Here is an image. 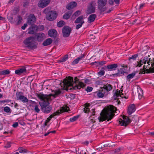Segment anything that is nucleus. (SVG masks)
Returning <instances> with one entry per match:
<instances>
[{
  "instance_id": "obj_1",
  "label": "nucleus",
  "mask_w": 154,
  "mask_h": 154,
  "mask_svg": "<svg viewBox=\"0 0 154 154\" xmlns=\"http://www.w3.org/2000/svg\"><path fill=\"white\" fill-rule=\"evenodd\" d=\"M61 93L60 90H56L52 92V94L47 95L40 93L38 94V97L42 100V102L39 103L43 112L48 113L52 109L51 107L49 105V102L57 97Z\"/></svg>"
},
{
  "instance_id": "obj_2",
  "label": "nucleus",
  "mask_w": 154,
  "mask_h": 154,
  "mask_svg": "<svg viewBox=\"0 0 154 154\" xmlns=\"http://www.w3.org/2000/svg\"><path fill=\"white\" fill-rule=\"evenodd\" d=\"M73 79L72 77H68L60 83V85L64 90L68 89V88L69 87H72L70 89L72 88L74 90L80 89L85 86V84L79 81L76 77H75L74 82Z\"/></svg>"
},
{
  "instance_id": "obj_3",
  "label": "nucleus",
  "mask_w": 154,
  "mask_h": 154,
  "mask_svg": "<svg viewBox=\"0 0 154 154\" xmlns=\"http://www.w3.org/2000/svg\"><path fill=\"white\" fill-rule=\"evenodd\" d=\"M147 63V65H144V69L149 68V69L152 72H154V58H151L146 57L143 58H141L139 61L137 62V64L135 66L136 67H140L143 64H146Z\"/></svg>"
},
{
  "instance_id": "obj_4",
  "label": "nucleus",
  "mask_w": 154,
  "mask_h": 154,
  "mask_svg": "<svg viewBox=\"0 0 154 154\" xmlns=\"http://www.w3.org/2000/svg\"><path fill=\"white\" fill-rule=\"evenodd\" d=\"M117 111V108L112 105L111 106L109 109L103 115H101L98 118L100 122H102L107 120L108 121L111 120L114 115V113H116Z\"/></svg>"
},
{
  "instance_id": "obj_5",
  "label": "nucleus",
  "mask_w": 154,
  "mask_h": 154,
  "mask_svg": "<svg viewBox=\"0 0 154 154\" xmlns=\"http://www.w3.org/2000/svg\"><path fill=\"white\" fill-rule=\"evenodd\" d=\"M23 43L27 47L32 49H35L37 47L33 37L30 36L26 38L23 41Z\"/></svg>"
},
{
  "instance_id": "obj_6",
  "label": "nucleus",
  "mask_w": 154,
  "mask_h": 154,
  "mask_svg": "<svg viewBox=\"0 0 154 154\" xmlns=\"http://www.w3.org/2000/svg\"><path fill=\"white\" fill-rule=\"evenodd\" d=\"M107 3V0H98V8L101 12H104L107 9L106 5Z\"/></svg>"
},
{
  "instance_id": "obj_7",
  "label": "nucleus",
  "mask_w": 154,
  "mask_h": 154,
  "mask_svg": "<svg viewBox=\"0 0 154 154\" xmlns=\"http://www.w3.org/2000/svg\"><path fill=\"white\" fill-rule=\"evenodd\" d=\"M16 96L17 100L21 101L23 103H27L28 101V99L23 95V94L22 92H17Z\"/></svg>"
},
{
  "instance_id": "obj_8",
  "label": "nucleus",
  "mask_w": 154,
  "mask_h": 154,
  "mask_svg": "<svg viewBox=\"0 0 154 154\" xmlns=\"http://www.w3.org/2000/svg\"><path fill=\"white\" fill-rule=\"evenodd\" d=\"M131 122V120L128 117L124 116L122 117V119L119 120V122L120 125L125 126H127Z\"/></svg>"
},
{
  "instance_id": "obj_9",
  "label": "nucleus",
  "mask_w": 154,
  "mask_h": 154,
  "mask_svg": "<svg viewBox=\"0 0 154 154\" xmlns=\"http://www.w3.org/2000/svg\"><path fill=\"white\" fill-rule=\"evenodd\" d=\"M84 17L82 16L78 17L75 20V23H78L76 26V29H78L82 27L83 24L85 23L84 20Z\"/></svg>"
},
{
  "instance_id": "obj_10",
  "label": "nucleus",
  "mask_w": 154,
  "mask_h": 154,
  "mask_svg": "<svg viewBox=\"0 0 154 154\" xmlns=\"http://www.w3.org/2000/svg\"><path fill=\"white\" fill-rule=\"evenodd\" d=\"M57 15L56 11H52L49 12L48 15H46V18L49 21H53L56 18Z\"/></svg>"
},
{
  "instance_id": "obj_11",
  "label": "nucleus",
  "mask_w": 154,
  "mask_h": 154,
  "mask_svg": "<svg viewBox=\"0 0 154 154\" xmlns=\"http://www.w3.org/2000/svg\"><path fill=\"white\" fill-rule=\"evenodd\" d=\"M71 31V28L67 26H65L62 29V33L63 37H68Z\"/></svg>"
},
{
  "instance_id": "obj_12",
  "label": "nucleus",
  "mask_w": 154,
  "mask_h": 154,
  "mask_svg": "<svg viewBox=\"0 0 154 154\" xmlns=\"http://www.w3.org/2000/svg\"><path fill=\"white\" fill-rule=\"evenodd\" d=\"M68 107L67 106L66 107H63L61 108L60 111H57L55 112L49 116L50 118L51 119L56 115H58L60 114L63 112H67L68 110Z\"/></svg>"
},
{
  "instance_id": "obj_13",
  "label": "nucleus",
  "mask_w": 154,
  "mask_h": 154,
  "mask_svg": "<svg viewBox=\"0 0 154 154\" xmlns=\"http://www.w3.org/2000/svg\"><path fill=\"white\" fill-rule=\"evenodd\" d=\"M27 72L26 67L25 66H22L17 69L15 71V73L17 75H21L22 74H25Z\"/></svg>"
},
{
  "instance_id": "obj_14",
  "label": "nucleus",
  "mask_w": 154,
  "mask_h": 154,
  "mask_svg": "<svg viewBox=\"0 0 154 154\" xmlns=\"http://www.w3.org/2000/svg\"><path fill=\"white\" fill-rule=\"evenodd\" d=\"M95 5V3L94 2H92L90 3L87 10V13L88 14H91L94 12Z\"/></svg>"
},
{
  "instance_id": "obj_15",
  "label": "nucleus",
  "mask_w": 154,
  "mask_h": 154,
  "mask_svg": "<svg viewBox=\"0 0 154 154\" xmlns=\"http://www.w3.org/2000/svg\"><path fill=\"white\" fill-rule=\"evenodd\" d=\"M36 19L33 14H30L28 19L27 23L30 25H32L36 21Z\"/></svg>"
},
{
  "instance_id": "obj_16",
  "label": "nucleus",
  "mask_w": 154,
  "mask_h": 154,
  "mask_svg": "<svg viewBox=\"0 0 154 154\" xmlns=\"http://www.w3.org/2000/svg\"><path fill=\"white\" fill-rule=\"evenodd\" d=\"M50 0H40L38 4V6L42 8L47 6L50 3Z\"/></svg>"
},
{
  "instance_id": "obj_17",
  "label": "nucleus",
  "mask_w": 154,
  "mask_h": 154,
  "mask_svg": "<svg viewBox=\"0 0 154 154\" xmlns=\"http://www.w3.org/2000/svg\"><path fill=\"white\" fill-rule=\"evenodd\" d=\"M38 42L42 41L45 38V34L42 33H39L37 34L35 37Z\"/></svg>"
},
{
  "instance_id": "obj_18",
  "label": "nucleus",
  "mask_w": 154,
  "mask_h": 154,
  "mask_svg": "<svg viewBox=\"0 0 154 154\" xmlns=\"http://www.w3.org/2000/svg\"><path fill=\"white\" fill-rule=\"evenodd\" d=\"M126 69H125L121 68L120 69L118 70V72L117 73L114 74V75L115 76H121L126 72Z\"/></svg>"
},
{
  "instance_id": "obj_19",
  "label": "nucleus",
  "mask_w": 154,
  "mask_h": 154,
  "mask_svg": "<svg viewBox=\"0 0 154 154\" xmlns=\"http://www.w3.org/2000/svg\"><path fill=\"white\" fill-rule=\"evenodd\" d=\"M48 34L50 37L55 38L57 36V32L55 29H51L48 31Z\"/></svg>"
},
{
  "instance_id": "obj_20",
  "label": "nucleus",
  "mask_w": 154,
  "mask_h": 154,
  "mask_svg": "<svg viewBox=\"0 0 154 154\" xmlns=\"http://www.w3.org/2000/svg\"><path fill=\"white\" fill-rule=\"evenodd\" d=\"M77 5V3L76 2H71L66 5V8L68 10H70L76 7Z\"/></svg>"
},
{
  "instance_id": "obj_21",
  "label": "nucleus",
  "mask_w": 154,
  "mask_h": 154,
  "mask_svg": "<svg viewBox=\"0 0 154 154\" xmlns=\"http://www.w3.org/2000/svg\"><path fill=\"white\" fill-rule=\"evenodd\" d=\"M135 106L134 104L130 105L128 108V112L129 115H131L135 111Z\"/></svg>"
},
{
  "instance_id": "obj_22",
  "label": "nucleus",
  "mask_w": 154,
  "mask_h": 154,
  "mask_svg": "<svg viewBox=\"0 0 154 154\" xmlns=\"http://www.w3.org/2000/svg\"><path fill=\"white\" fill-rule=\"evenodd\" d=\"M123 94H122V93L119 91H117L114 95V98L115 100H118L119 99V97L122 98Z\"/></svg>"
},
{
  "instance_id": "obj_23",
  "label": "nucleus",
  "mask_w": 154,
  "mask_h": 154,
  "mask_svg": "<svg viewBox=\"0 0 154 154\" xmlns=\"http://www.w3.org/2000/svg\"><path fill=\"white\" fill-rule=\"evenodd\" d=\"M37 28L35 25H33L29 28L28 33L31 34H33L35 33L37 30Z\"/></svg>"
},
{
  "instance_id": "obj_24",
  "label": "nucleus",
  "mask_w": 154,
  "mask_h": 154,
  "mask_svg": "<svg viewBox=\"0 0 154 154\" xmlns=\"http://www.w3.org/2000/svg\"><path fill=\"white\" fill-rule=\"evenodd\" d=\"M112 89V87L111 85L107 84L106 85H104L103 88L102 90V91L103 92L106 90V92H108L110 91Z\"/></svg>"
},
{
  "instance_id": "obj_25",
  "label": "nucleus",
  "mask_w": 154,
  "mask_h": 154,
  "mask_svg": "<svg viewBox=\"0 0 154 154\" xmlns=\"http://www.w3.org/2000/svg\"><path fill=\"white\" fill-rule=\"evenodd\" d=\"M22 20L23 19L22 17L18 15L14 20V23H16L17 25H18L22 23Z\"/></svg>"
},
{
  "instance_id": "obj_26",
  "label": "nucleus",
  "mask_w": 154,
  "mask_h": 154,
  "mask_svg": "<svg viewBox=\"0 0 154 154\" xmlns=\"http://www.w3.org/2000/svg\"><path fill=\"white\" fill-rule=\"evenodd\" d=\"M106 62L105 61H102L100 62L95 61L91 63V65H95L97 66H101L106 63Z\"/></svg>"
},
{
  "instance_id": "obj_27",
  "label": "nucleus",
  "mask_w": 154,
  "mask_h": 154,
  "mask_svg": "<svg viewBox=\"0 0 154 154\" xmlns=\"http://www.w3.org/2000/svg\"><path fill=\"white\" fill-rule=\"evenodd\" d=\"M52 40L51 38H48L45 40L42 43V45L44 46H47L51 44L52 42Z\"/></svg>"
},
{
  "instance_id": "obj_28",
  "label": "nucleus",
  "mask_w": 154,
  "mask_h": 154,
  "mask_svg": "<svg viewBox=\"0 0 154 154\" xmlns=\"http://www.w3.org/2000/svg\"><path fill=\"white\" fill-rule=\"evenodd\" d=\"M96 17L95 14L90 15L88 18V22L89 23L92 22L94 21Z\"/></svg>"
},
{
  "instance_id": "obj_29",
  "label": "nucleus",
  "mask_w": 154,
  "mask_h": 154,
  "mask_svg": "<svg viewBox=\"0 0 154 154\" xmlns=\"http://www.w3.org/2000/svg\"><path fill=\"white\" fill-rule=\"evenodd\" d=\"M118 65L117 64H110L107 66V68L110 70H115L117 67Z\"/></svg>"
},
{
  "instance_id": "obj_30",
  "label": "nucleus",
  "mask_w": 154,
  "mask_h": 154,
  "mask_svg": "<svg viewBox=\"0 0 154 154\" xmlns=\"http://www.w3.org/2000/svg\"><path fill=\"white\" fill-rule=\"evenodd\" d=\"M84 57L85 55L84 54L82 55L81 56L78 57L77 58L75 59L72 63V65H74L77 64L79 61L82 60L83 58Z\"/></svg>"
},
{
  "instance_id": "obj_31",
  "label": "nucleus",
  "mask_w": 154,
  "mask_h": 154,
  "mask_svg": "<svg viewBox=\"0 0 154 154\" xmlns=\"http://www.w3.org/2000/svg\"><path fill=\"white\" fill-rule=\"evenodd\" d=\"M137 93L139 99H141L143 96V91L141 88H137Z\"/></svg>"
},
{
  "instance_id": "obj_32",
  "label": "nucleus",
  "mask_w": 154,
  "mask_h": 154,
  "mask_svg": "<svg viewBox=\"0 0 154 154\" xmlns=\"http://www.w3.org/2000/svg\"><path fill=\"white\" fill-rule=\"evenodd\" d=\"M72 12L71 11L67 12L63 15V18L65 19H68L71 15Z\"/></svg>"
},
{
  "instance_id": "obj_33",
  "label": "nucleus",
  "mask_w": 154,
  "mask_h": 154,
  "mask_svg": "<svg viewBox=\"0 0 154 154\" xmlns=\"http://www.w3.org/2000/svg\"><path fill=\"white\" fill-rule=\"evenodd\" d=\"M136 74V72H134L131 73V74H129L126 77V80L128 82H130L131 79H133L135 76Z\"/></svg>"
},
{
  "instance_id": "obj_34",
  "label": "nucleus",
  "mask_w": 154,
  "mask_h": 154,
  "mask_svg": "<svg viewBox=\"0 0 154 154\" xmlns=\"http://www.w3.org/2000/svg\"><path fill=\"white\" fill-rule=\"evenodd\" d=\"M97 96L99 98H102L104 96V94H105V92L104 91L103 92L102 91H99L96 92Z\"/></svg>"
},
{
  "instance_id": "obj_35",
  "label": "nucleus",
  "mask_w": 154,
  "mask_h": 154,
  "mask_svg": "<svg viewBox=\"0 0 154 154\" xmlns=\"http://www.w3.org/2000/svg\"><path fill=\"white\" fill-rule=\"evenodd\" d=\"M4 111L5 112L11 113V112L12 110L8 106H5L4 107Z\"/></svg>"
},
{
  "instance_id": "obj_36",
  "label": "nucleus",
  "mask_w": 154,
  "mask_h": 154,
  "mask_svg": "<svg viewBox=\"0 0 154 154\" xmlns=\"http://www.w3.org/2000/svg\"><path fill=\"white\" fill-rule=\"evenodd\" d=\"M10 73V71L8 70H4L0 71V75H8Z\"/></svg>"
},
{
  "instance_id": "obj_37",
  "label": "nucleus",
  "mask_w": 154,
  "mask_h": 154,
  "mask_svg": "<svg viewBox=\"0 0 154 154\" xmlns=\"http://www.w3.org/2000/svg\"><path fill=\"white\" fill-rule=\"evenodd\" d=\"M79 115H77L75 116H73V117L69 119V121L71 122H73L76 120L79 117Z\"/></svg>"
},
{
  "instance_id": "obj_38",
  "label": "nucleus",
  "mask_w": 154,
  "mask_h": 154,
  "mask_svg": "<svg viewBox=\"0 0 154 154\" xmlns=\"http://www.w3.org/2000/svg\"><path fill=\"white\" fill-rule=\"evenodd\" d=\"M65 24V22L63 20L60 21L57 23V26L58 27H62Z\"/></svg>"
},
{
  "instance_id": "obj_39",
  "label": "nucleus",
  "mask_w": 154,
  "mask_h": 154,
  "mask_svg": "<svg viewBox=\"0 0 154 154\" xmlns=\"http://www.w3.org/2000/svg\"><path fill=\"white\" fill-rule=\"evenodd\" d=\"M68 59V55H66L63 58L61 59L60 60V62H65Z\"/></svg>"
},
{
  "instance_id": "obj_40",
  "label": "nucleus",
  "mask_w": 154,
  "mask_h": 154,
  "mask_svg": "<svg viewBox=\"0 0 154 154\" xmlns=\"http://www.w3.org/2000/svg\"><path fill=\"white\" fill-rule=\"evenodd\" d=\"M81 12L80 11H76L72 15V17H75L78 16L81 14Z\"/></svg>"
},
{
  "instance_id": "obj_41",
  "label": "nucleus",
  "mask_w": 154,
  "mask_h": 154,
  "mask_svg": "<svg viewBox=\"0 0 154 154\" xmlns=\"http://www.w3.org/2000/svg\"><path fill=\"white\" fill-rule=\"evenodd\" d=\"M138 57V55L137 54H135L130 57L129 58V60H135Z\"/></svg>"
},
{
  "instance_id": "obj_42",
  "label": "nucleus",
  "mask_w": 154,
  "mask_h": 154,
  "mask_svg": "<svg viewBox=\"0 0 154 154\" xmlns=\"http://www.w3.org/2000/svg\"><path fill=\"white\" fill-rule=\"evenodd\" d=\"M18 150L19 152L20 153H25L27 151V150L26 149L22 147L19 148Z\"/></svg>"
},
{
  "instance_id": "obj_43",
  "label": "nucleus",
  "mask_w": 154,
  "mask_h": 154,
  "mask_svg": "<svg viewBox=\"0 0 154 154\" xmlns=\"http://www.w3.org/2000/svg\"><path fill=\"white\" fill-rule=\"evenodd\" d=\"M89 106V105H88V106H85L84 108L83 111L85 113H88L89 111V109L88 108V106Z\"/></svg>"
},
{
  "instance_id": "obj_44",
  "label": "nucleus",
  "mask_w": 154,
  "mask_h": 154,
  "mask_svg": "<svg viewBox=\"0 0 154 154\" xmlns=\"http://www.w3.org/2000/svg\"><path fill=\"white\" fill-rule=\"evenodd\" d=\"M105 74V71L102 70L101 69L98 72V75L102 76L104 75Z\"/></svg>"
},
{
  "instance_id": "obj_45",
  "label": "nucleus",
  "mask_w": 154,
  "mask_h": 154,
  "mask_svg": "<svg viewBox=\"0 0 154 154\" xmlns=\"http://www.w3.org/2000/svg\"><path fill=\"white\" fill-rule=\"evenodd\" d=\"M38 105H37V106H35L34 107V110L35 112L38 113L40 111V110L38 107Z\"/></svg>"
},
{
  "instance_id": "obj_46",
  "label": "nucleus",
  "mask_w": 154,
  "mask_h": 154,
  "mask_svg": "<svg viewBox=\"0 0 154 154\" xmlns=\"http://www.w3.org/2000/svg\"><path fill=\"white\" fill-rule=\"evenodd\" d=\"M8 19L10 22L11 23H14V20H13V18L12 17H8Z\"/></svg>"
},
{
  "instance_id": "obj_47",
  "label": "nucleus",
  "mask_w": 154,
  "mask_h": 154,
  "mask_svg": "<svg viewBox=\"0 0 154 154\" xmlns=\"http://www.w3.org/2000/svg\"><path fill=\"white\" fill-rule=\"evenodd\" d=\"M50 9L48 8H47L44 10V12L45 14H46V15H48V13L51 11H50Z\"/></svg>"
},
{
  "instance_id": "obj_48",
  "label": "nucleus",
  "mask_w": 154,
  "mask_h": 154,
  "mask_svg": "<svg viewBox=\"0 0 154 154\" xmlns=\"http://www.w3.org/2000/svg\"><path fill=\"white\" fill-rule=\"evenodd\" d=\"M93 88L91 87H88L86 89V91L87 92H90L92 91Z\"/></svg>"
},
{
  "instance_id": "obj_49",
  "label": "nucleus",
  "mask_w": 154,
  "mask_h": 154,
  "mask_svg": "<svg viewBox=\"0 0 154 154\" xmlns=\"http://www.w3.org/2000/svg\"><path fill=\"white\" fill-rule=\"evenodd\" d=\"M11 142H8L6 145L4 147L6 148H8L10 147L11 146Z\"/></svg>"
},
{
  "instance_id": "obj_50",
  "label": "nucleus",
  "mask_w": 154,
  "mask_h": 154,
  "mask_svg": "<svg viewBox=\"0 0 154 154\" xmlns=\"http://www.w3.org/2000/svg\"><path fill=\"white\" fill-rule=\"evenodd\" d=\"M31 104L33 107H35V106H37L38 105L36 102L32 101H31Z\"/></svg>"
},
{
  "instance_id": "obj_51",
  "label": "nucleus",
  "mask_w": 154,
  "mask_h": 154,
  "mask_svg": "<svg viewBox=\"0 0 154 154\" xmlns=\"http://www.w3.org/2000/svg\"><path fill=\"white\" fill-rule=\"evenodd\" d=\"M145 69H146L147 71L148 70V69H146H146H144V67H143V69H140V73H145Z\"/></svg>"
},
{
  "instance_id": "obj_52",
  "label": "nucleus",
  "mask_w": 154,
  "mask_h": 154,
  "mask_svg": "<svg viewBox=\"0 0 154 154\" xmlns=\"http://www.w3.org/2000/svg\"><path fill=\"white\" fill-rule=\"evenodd\" d=\"M55 132H56V131H49L48 133H45L44 134V136H47L49 134H50L51 133H55Z\"/></svg>"
},
{
  "instance_id": "obj_53",
  "label": "nucleus",
  "mask_w": 154,
  "mask_h": 154,
  "mask_svg": "<svg viewBox=\"0 0 154 154\" xmlns=\"http://www.w3.org/2000/svg\"><path fill=\"white\" fill-rule=\"evenodd\" d=\"M55 132H56V131H49L48 133H45L44 134V136H47L49 134H50L51 133H55Z\"/></svg>"
},
{
  "instance_id": "obj_54",
  "label": "nucleus",
  "mask_w": 154,
  "mask_h": 154,
  "mask_svg": "<svg viewBox=\"0 0 154 154\" xmlns=\"http://www.w3.org/2000/svg\"><path fill=\"white\" fill-rule=\"evenodd\" d=\"M18 124L17 122H16L12 125V126L13 127L16 128L18 126Z\"/></svg>"
},
{
  "instance_id": "obj_55",
  "label": "nucleus",
  "mask_w": 154,
  "mask_h": 154,
  "mask_svg": "<svg viewBox=\"0 0 154 154\" xmlns=\"http://www.w3.org/2000/svg\"><path fill=\"white\" fill-rule=\"evenodd\" d=\"M27 26V24H24L23 26H22L21 29L23 30L25 29Z\"/></svg>"
},
{
  "instance_id": "obj_56",
  "label": "nucleus",
  "mask_w": 154,
  "mask_h": 154,
  "mask_svg": "<svg viewBox=\"0 0 154 154\" xmlns=\"http://www.w3.org/2000/svg\"><path fill=\"white\" fill-rule=\"evenodd\" d=\"M29 2H24L23 4V6L24 7H26V6L29 5Z\"/></svg>"
},
{
  "instance_id": "obj_57",
  "label": "nucleus",
  "mask_w": 154,
  "mask_h": 154,
  "mask_svg": "<svg viewBox=\"0 0 154 154\" xmlns=\"http://www.w3.org/2000/svg\"><path fill=\"white\" fill-rule=\"evenodd\" d=\"M121 66L123 68L122 69H126V71L127 70L128 68V66L127 65H125L123 64L121 65Z\"/></svg>"
},
{
  "instance_id": "obj_58",
  "label": "nucleus",
  "mask_w": 154,
  "mask_h": 154,
  "mask_svg": "<svg viewBox=\"0 0 154 154\" xmlns=\"http://www.w3.org/2000/svg\"><path fill=\"white\" fill-rule=\"evenodd\" d=\"M145 5V4H141L140 5L139 9H140L143 8Z\"/></svg>"
},
{
  "instance_id": "obj_59",
  "label": "nucleus",
  "mask_w": 154,
  "mask_h": 154,
  "mask_svg": "<svg viewBox=\"0 0 154 154\" xmlns=\"http://www.w3.org/2000/svg\"><path fill=\"white\" fill-rule=\"evenodd\" d=\"M51 119L49 117H48L45 121L46 123H48L50 121Z\"/></svg>"
},
{
  "instance_id": "obj_60",
  "label": "nucleus",
  "mask_w": 154,
  "mask_h": 154,
  "mask_svg": "<svg viewBox=\"0 0 154 154\" xmlns=\"http://www.w3.org/2000/svg\"><path fill=\"white\" fill-rule=\"evenodd\" d=\"M109 3L110 5H112L114 3V2L112 0H109Z\"/></svg>"
},
{
  "instance_id": "obj_61",
  "label": "nucleus",
  "mask_w": 154,
  "mask_h": 154,
  "mask_svg": "<svg viewBox=\"0 0 154 154\" xmlns=\"http://www.w3.org/2000/svg\"><path fill=\"white\" fill-rule=\"evenodd\" d=\"M39 29L41 30H43L44 29V28L43 25H41L40 26Z\"/></svg>"
},
{
  "instance_id": "obj_62",
  "label": "nucleus",
  "mask_w": 154,
  "mask_h": 154,
  "mask_svg": "<svg viewBox=\"0 0 154 154\" xmlns=\"http://www.w3.org/2000/svg\"><path fill=\"white\" fill-rule=\"evenodd\" d=\"M115 3L117 4H119V3L120 0H114Z\"/></svg>"
},
{
  "instance_id": "obj_63",
  "label": "nucleus",
  "mask_w": 154,
  "mask_h": 154,
  "mask_svg": "<svg viewBox=\"0 0 154 154\" xmlns=\"http://www.w3.org/2000/svg\"><path fill=\"white\" fill-rule=\"evenodd\" d=\"M18 106L19 105L17 103H16L14 105V107L17 109H18V108H17V107H18Z\"/></svg>"
},
{
  "instance_id": "obj_64",
  "label": "nucleus",
  "mask_w": 154,
  "mask_h": 154,
  "mask_svg": "<svg viewBox=\"0 0 154 154\" xmlns=\"http://www.w3.org/2000/svg\"><path fill=\"white\" fill-rule=\"evenodd\" d=\"M149 134L154 136V131L150 133Z\"/></svg>"
}]
</instances>
